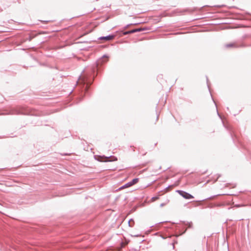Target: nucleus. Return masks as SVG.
I'll return each mask as SVG.
<instances>
[{
    "label": "nucleus",
    "mask_w": 251,
    "mask_h": 251,
    "mask_svg": "<svg viewBox=\"0 0 251 251\" xmlns=\"http://www.w3.org/2000/svg\"><path fill=\"white\" fill-rule=\"evenodd\" d=\"M114 37H115V35H109V36H105V37H100L99 39L100 40H105L106 41H109V40H113L114 38Z\"/></svg>",
    "instance_id": "obj_3"
},
{
    "label": "nucleus",
    "mask_w": 251,
    "mask_h": 251,
    "mask_svg": "<svg viewBox=\"0 0 251 251\" xmlns=\"http://www.w3.org/2000/svg\"><path fill=\"white\" fill-rule=\"evenodd\" d=\"M164 205V204H163V203H162V204H161V205H160V206H163Z\"/></svg>",
    "instance_id": "obj_7"
},
{
    "label": "nucleus",
    "mask_w": 251,
    "mask_h": 251,
    "mask_svg": "<svg viewBox=\"0 0 251 251\" xmlns=\"http://www.w3.org/2000/svg\"><path fill=\"white\" fill-rule=\"evenodd\" d=\"M178 194L186 199H193V197L190 194L181 190L177 191Z\"/></svg>",
    "instance_id": "obj_1"
},
{
    "label": "nucleus",
    "mask_w": 251,
    "mask_h": 251,
    "mask_svg": "<svg viewBox=\"0 0 251 251\" xmlns=\"http://www.w3.org/2000/svg\"><path fill=\"white\" fill-rule=\"evenodd\" d=\"M138 181H139L138 178H134L131 182H129L126 183V184H125V185H124L123 186H122L120 189H123L130 187V186L133 185L134 184H135L136 183H137L138 182Z\"/></svg>",
    "instance_id": "obj_2"
},
{
    "label": "nucleus",
    "mask_w": 251,
    "mask_h": 251,
    "mask_svg": "<svg viewBox=\"0 0 251 251\" xmlns=\"http://www.w3.org/2000/svg\"><path fill=\"white\" fill-rule=\"evenodd\" d=\"M142 30H143V29L142 28L135 29H133V30H130V31H126V32H125L124 33V35H126V34H128L133 33H134V32H137V31H142Z\"/></svg>",
    "instance_id": "obj_4"
},
{
    "label": "nucleus",
    "mask_w": 251,
    "mask_h": 251,
    "mask_svg": "<svg viewBox=\"0 0 251 251\" xmlns=\"http://www.w3.org/2000/svg\"><path fill=\"white\" fill-rule=\"evenodd\" d=\"M226 46L227 47H231L233 46V45H232V44H227V45H226Z\"/></svg>",
    "instance_id": "obj_6"
},
{
    "label": "nucleus",
    "mask_w": 251,
    "mask_h": 251,
    "mask_svg": "<svg viewBox=\"0 0 251 251\" xmlns=\"http://www.w3.org/2000/svg\"><path fill=\"white\" fill-rule=\"evenodd\" d=\"M159 199V197L158 196H156V197H152L151 200V202H153Z\"/></svg>",
    "instance_id": "obj_5"
}]
</instances>
